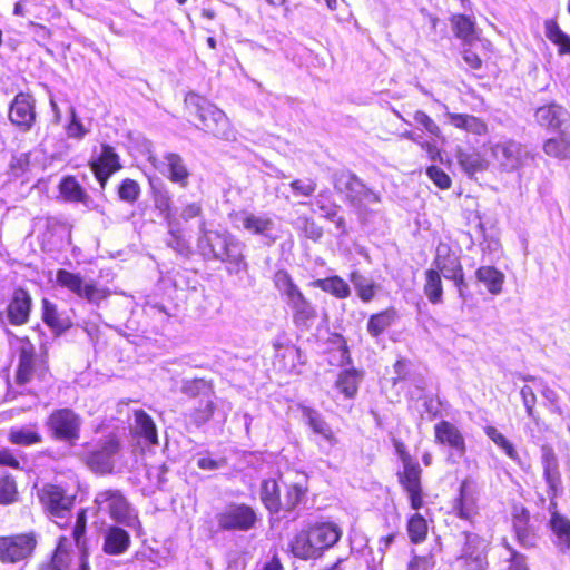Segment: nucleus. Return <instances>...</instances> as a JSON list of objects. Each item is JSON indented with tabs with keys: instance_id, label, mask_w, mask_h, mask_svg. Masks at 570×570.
Returning <instances> with one entry per match:
<instances>
[{
	"instance_id": "obj_11",
	"label": "nucleus",
	"mask_w": 570,
	"mask_h": 570,
	"mask_svg": "<svg viewBox=\"0 0 570 570\" xmlns=\"http://www.w3.org/2000/svg\"><path fill=\"white\" fill-rule=\"evenodd\" d=\"M491 150L499 166L505 171L519 169L530 157L529 150L522 144L512 139L495 142Z\"/></svg>"
},
{
	"instance_id": "obj_15",
	"label": "nucleus",
	"mask_w": 570,
	"mask_h": 570,
	"mask_svg": "<svg viewBox=\"0 0 570 570\" xmlns=\"http://www.w3.org/2000/svg\"><path fill=\"white\" fill-rule=\"evenodd\" d=\"M275 350L274 366L285 373H298V367L304 363L298 347L285 336L276 337L273 343Z\"/></svg>"
},
{
	"instance_id": "obj_22",
	"label": "nucleus",
	"mask_w": 570,
	"mask_h": 570,
	"mask_svg": "<svg viewBox=\"0 0 570 570\" xmlns=\"http://www.w3.org/2000/svg\"><path fill=\"white\" fill-rule=\"evenodd\" d=\"M252 236L262 245L269 246L281 236L279 223L266 216H252Z\"/></svg>"
},
{
	"instance_id": "obj_53",
	"label": "nucleus",
	"mask_w": 570,
	"mask_h": 570,
	"mask_svg": "<svg viewBox=\"0 0 570 570\" xmlns=\"http://www.w3.org/2000/svg\"><path fill=\"white\" fill-rule=\"evenodd\" d=\"M357 199L352 200L351 206L362 215L368 208V206L380 203V196L374 190L364 186V190H360Z\"/></svg>"
},
{
	"instance_id": "obj_42",
	"label": "nucleus",
	"mask_w": 570,
	"mask_h": 570,
	"mask_svg": "<svg viewBox=\"0 0 570 570\" xmlns=\"http://www.w3.org/2000/svg\"><path fill=\"white\" fill-rule=\"evenodd\" d=\"M423 291L430 303H442L443 287L439 271L430 268L425 272V284Z\"/></svg>"
},
{
	"instance_id": "obj_1",
	"label": "nucleus",
	"mask_w": 570,
	"mask_h": 570,
	"mask_svg": "<svg viewBox=\"0 0 570 570\" xmlns=\"http://www.w3.org/2000/svg\"><path fill=\"white\" fill-rule=\"evenodd\" d=\"M542 465L550 498L548 525L551 531V540L559 552L567 553L570 550V519L557 510L556 499L563 492V487L558 459L551 450L543 451Z\"/></svg>"
},
{
	"instance_id": "obj_48",
	"label": "nucleus",
	"mask_w": 570,
	"mask_h": 570,
	"mask_svg": "<svg viewBox=\"0 0 570 570\" xmlns=\"http://www.w3.org/2000/svg\"><path fill=\"white\" fill-rule=\"evenodd\" d=\"M485 435L500 449L504 454L513 461L519 459V454L513 444L497 430V428L488 425L484 428Z\"/></svg>"
},
{
	"instance_id": "obj_34",
	"label": "nucleus",
	"mask_w": 570,
	"mask_h": 570,
	"mask_svg": "<svg viewBox=\"0 0 570 570\" xmlns=\"http://www.w3.org/2000/svg\"><path fill=\"white\" fill-rule=\"evenodd\" d=\"M313 285L338 299H345L351 295L350 285L337 275L316 279Z\"/></svg>"
},
{
	"instance_id": "obj_23",
	"label": "nucleus",
	"mask_w": 570,
	"mask_h": 570,
	"mask_svg": "<svg viewBox=\"0 0 570 570\" xmlns=\"http://www.w3.org/2000/svg\"><path fill=\"white\" fill-rule=\"evenodd\" d=\"M130 547L129 533L119 527H109L104 532L102 551L110 556L125 553Z\"/></svg>"
},
{
	"instance_id": "obj_63",
	"label": "nucleus",
	"mask_w": 570,
	"mask_h": 570,
	"mask_svg": "<svg viewBox=\"0 0 570 570\" xmlns=\"http://www.w3.org/2000/svg\"><path fill=\"white\" fill-rule=\"evenodd\" d=\"M291 189L295 195L305 197L312 196L316 190V183L309 178L295 179L289 184Z\"/></svg>"
},
{
	"instance_id": "obj_37",
	"label": "nucleus",
	"mask_w": 570,
	"mask_h": 570,
	"mask_svg": "<svg viewBox=\"0 0 570 570\" xmlns=\"http://www.w3.org/2000/svg\"><path fill=\"white\" fill-rule=\"evenodd\" d=\"M475 275L478 281L483 283L491 294L498 295L501 293L504 282L503 273L492 266H481Z\"/></svg>"
},
{
	"instance_id": "obj_46",
	"label": "nucleus",
	"mask_w": 570,
	"mask_h": 570,
	"mask_svg": "<svg viewBox=\"0 0 570 570\" xmlns=\"http://www.w3.org/2000/svg\"><path fill=\"white\" fill-rule=\"evenodd\" d=\"M315 207L313 210L318 212L325 219L335 218V214L340 213L341 206L332 200L330 193L321 191L312 202Z\"/></svg>"
},
{
	"instance_id": "obj_29",
	"label": "nucleus",
	"mask_w": 570,
	"mask_h": 570,
	"mask_svg": "<svg viewBox=\"0 0 570 570\" xmlns=\"http://www.w3.org/2000/svg\"><path fill=\"white\" fill-rule=\"evenodd\" d=\"M362 379V373L355 368L343 370L337 375L335 389L344 399L352 400L357 394Z\"/></svg>"
},
{
	"instance_id": "obj_12",
	"label": "nucleus",
	"mask_w": 570,
	"mask_h": 570,
	"mask_svg": "<svg viewBox=\"0 0 570 570\" xmlns=\"http://www.w3.org/2000/svg\"><path fill=\"white\" fill-rule=\"evenodd\" d=\"M38 498L45 510L55 518H65L72 509L75 495L63 488L46 484L38 491Z\"/></svg>"
},
{
	"instance_id": "obj_18",
	"label": "nucleus",
	"mask_w": 570,
	"mask_h": 570,
	"mask_svg": "<svg viewBox=\"0 0 570 570\" xmlns=\"http://www.w3.org/2000/svg\"><path fill=\"white\" fill-rule=\"evenodd\" d=\"M307 530L312 537V541H314L317 548L320 557H322L326 550L334 547L343 534L342 528L332 521L316 522L308 527Z\"/></svg>"
},
{
	"instance_id": "obj_24",
	"label": "nucleus",
	"mask_w": 570,
	"mask_h": 570,
	"mask_svg": "<svg viewBox=\"0 0 570 570\" xmlns=\"http://www.w3.org/2000/svg\"><path fill=\"white\" fill-rule=\"evenodd\" d=\"M218 523L225 530H244L249 527V509L245 505L229 507L218 515Z\"/></svg>"
},
{
	"instance_id": "obj_57",
	"label": "nucleus",
	"mask_w": 570,
	"mask_h": 570,
	"mask_svg": "<svg viewBox=\"0 0 570 570\" xmlns=\"http://www.w3.org/2000/svg\"><path fill=\"white\" fill-rule=\"evenodd\" d=\"M296 225L302 229L305 236L313 240H318L323 236V229L313 219L308 217H299Z\"/></svg>"
},
{
	"instance_id": "obj_7",
	"label": "nucleus",
	"mask_w": 570,
	"mask_h": 570,
	"mask_svg": "<svg viewBox=\"0 0 570 570\" xmlns=\"http://www.w3.org/2000/svg\"><path fill=\"white\" fill-rule=\"evenodd\" d=\"M56 282L61 287L67 288L89 303L99 304L109 295L107 288L98 287L94 283H85L80 274L71 273L67 269L57 271Z\"/></svg>"
},
{
	"instance_id": "obj_52",
	"label": "nucleus",
	"mask_w": 570,
	"mask_h": 570,
	"mask_svg": "<svg viewBox=\"0 0 570 570\" xmlns=\"http://www.w3.org/2000/svg\"><path fill=\"white\" fill-rule=\"evenodd\" d=\"M357 199L352 200L351 206L362 215L368 208V206L380 203V196L374 190L364 186V190H360Z\"/></svg>"
},
{
	"instance_id": "obj_43",
	"label": "nucleus",
	"mask_w": 570,
	"mask_h": 570,
	"mask_svg": "<svg viewBox=\"0 0 570 570\" xmlns=\"http://www.w3.org/2000/svg\"><path fill=\"white\" fill-rule=\"evenodd\" d=\"M544 153L558 159H570V138L566 134L548 139L543 145Z\"/></svg>"
},
{
	"instance_id": "obj_30",
	"label": "nucleus",
	"mask_w": 570,
	"mask_h": 570,
	"mask_svg": "<svg viewBox=\"0 0 570 570\" xmlns=\"http://www.w3.org/2000/svg\"><path fill=\"white\" fill-rule=\"evenodd\" d=\"M307 492V475L298 473L296 480L287 484V491L282 500V510L291 512L304 499Z\"/></svg>"
},
{
	"instance_id": "obj_58",
	"label": "nucleus",
	"mask_w": 570,
	"mask_h": 570,
	"mask_svg": "<svg viewBox=\"0 0 570 570\" xmlns=\"http://www.w3.org/2000/svg\"><path fill=\"white\" fill-rule=\"evenodd\" d=\"M16 483L10 476H0V503H11L16 500Z\"/></svg>"
},
{
	"instance_id": "obj_50",
	"label": "nucleus",
	"mask_w": 570,
	"mask_h": 570,
	"mask_svg": "<svg viewBox=\"0 0 570 570\" xmlns=\"http://www.w3.org/2000/svg\"><path fill=\"white\" fill-rule=\"evenodd\" d=\"M407 532L413 543L423 541L428 534L426 520L419 513L413 514L407 522Z\"/></svg>"
},
{
	"instance_id": "obj_27",
	"label": "nucleus",
	"mask_w": 570,
	"mask_h": 570,
	"mask_svg": "<svg viewBox=\"0 0 570 570\" xmlns=\"http://www.w3.org/2000/svg\"><path fill=\"white\" fill-rule=\"evenodd\" d=\"M289 547L294 557L302 560H315L321 558L307 529L297 532L293 537Z\"/></svg>"
},
{
	"instance_id": "obj_51",
	"label": "nucleus",
	"mask_w": 570,
	"mask_h": 570,
	"mask_svg": "<svg viewBox=\"0 0 570 570\" xmlns=\"http://www.w3.org/2000/svg\"><path fill=\"white\" fill-rule=\"evenodd\" d=\"M312 440L317 445L320 452L325 455H330L333 449L338 444V438L332 428L327 429L326 432H321L312 436Z\"/></svg>"
},
{
	"instance_id": "obj_32",
	"label": "nucleus",
	"mask_w": 570,
	"mask_h": 570,
	"mask_svg": "<svg viewBox=\"0 0 570 570\" xmlns=\"http://www.w3.org/2000/svg\"><path fill=\"white\" fill-rule=\"evenodd\" d=\"M448 121L455 128L474 135H483L487 131L485 124L473 115L446 112Z\"/></svg>"
},
{
	"instance_id": "obj_56",
	"label": "nucleus",
	"mask_w": 570,
	"mask_h": 570,
	"mask_svg": "<svg viewBox=\"0 0 570 570\" xmlns=\"http://www.w3.org/2000/svg\"><path fill=\"white\" fill-rule=\"evenodd\" d=\"M139 193L140 188L138 183L129 178L125 179L118 189L119 198L127 203L136 202L139 196Z\"/></svg>"
},
{
	"instance_id": "obj_61",
	"label": "nucleus",
	"mask_w": 570,
	"mask_h": 570,
	"mask_svg": "<svg viewBox=\"0 0 570 570\" xmlns=\"http://www.w3.org/2000/svg\"><path fill=\"white\" fill-rule=\"evenodd\" d=\"M214 411V403L213 399L205 400V404L203 407L195 409L194 412L190 414L191 421L196 425H202L206 423L213 415Z\"/></svg>"
},
{
	"instance_id": "obj_13",
	"label": "nucleus",
	"mask_w": 570,
	"mask_h": 570,
	"mask_svg": "<svg viewBox=\"0 0 570 570\" xmlns=\"http://www.w3.org/2000/svg\"><path fill=\"white\" fill-rule=\"evenodd\" d=\"M199 247L204 255L225 261H236L240 256L239 246L227 235L218 232H206L199 239Z\"/></svg>"
},
{
	"instance_id": "obj_6",
	"label": "nucleus",
	"mask_w": 570,
	"mask_h": 570,
	"mask_svg": "<svg viewBox=\"0 0 570 570\" xmlns=\"http://www.w3.org/2000/svg\"><path fill=\"white\" fill-rule=\"evenodd\" d=\"M462 538L463 542L458 560L466 570H487L488 541L479 534L468 531L462 532Z\"/></svg>"
},
{
	"instance_id": "obj_10",
	"label": "nucleus",
	"mask_w": 570,
	"mask_h": 570,
	"mask_svg": "<svg viewBox=\"0 0 570 570\" xmlns=\"http://www.w3.org/2000/svg\"><path fill=\"white\" fill-rule=\"evenodd\" d=\"M120 450V443L115 435H108L86 454V463L97 473H109L115 465V456Z\"/></svg>"
},
{
	"instance_id": "obj_8",
	"label": "nucleus",
	"mask_w": 570,
	"mask_h": 570,
	"mask_svg": "<svg viewBox=\"0 0 570 570\" xmlns=\"http://www.w3.org/2000/svg\"><path fill=\"white\" fill-rule=\"evenodd\" d=\"M433 266L435 271H439V274H442L446 279L453 281L459 295L463 297V292L466 287L463 267L460 257L451 250L449 245L443 243L438 245Z\"/></svg>"
},
{
	"instance_id": "obj_59",
	"label": "nucleus",
	"mask_w": 570,
	"mask_h": 570,
	"mask_svg": "<svg viewBox=\"0 0 570 570\" xmlns=\"http://www.w3.org/2000/svg\"><path fill=\"white\" fill-rule=\"evenodd\" d=\"M524 381L533 383L534 387L541 395L550 403L556 404L558 402V394L554 390H552L548 384L539 377L534 376H525Z\"/></svg>"
},
{
	"instance_id": "obj_25",
	"label": "nucleus",
	"mask_w": 570,
	"mask_h": 570,
	"mask_svg": "<svg viewBox=\"0 0 570 570\" xmlns=\"http://www.w3.org/2000/svg\"><path fill=\"white\" fill-rule=\"evenodd\" d=\"M333 184L338 193L345 194L350 205L352 200L357 199L356 197H358L360 190H364L365 186L362 180L351 171L336 173L333 178Z\"/></svg>"
},
{
	"instance_id": "obj_41",
	"label": "nucleus",
	"mask_w": 570,
	"mask_h": 570,
	"mask_svg": "<svg viewBox=\"0 0 570 570\" xmlns=\"http://www.w3.org/2000/svg\"><path fill=\"white\" fill-rule=\"evenodd\" d=\"M544 32L546 37L558 47L559 55L570 53V36L562 31L556 21H546Z\"/></svg>"
},
{
	"instance_id": "obj_14",
	"label": "nucleus",
	"mask_w": 570,
	"mask_h": 570,
	"mask_svg": "<svg viewBox=\"0 0 570 570\" xmlns=\"http://www.w3.org/2000/svg\"><path fill=\"white\" fill-rule=\"evenodd\" d=\"M401 459L403 462V471L399 473L400 483L409 495L411 508L419 510L423 505L421 487L422 469L409 454H402Z\"/></svg>"
},
{
	"instance_id": "obj_2",
	"label": "nucleus",
	"mask_w": 570,
	"mask_h": 570,
	"mask_svg": "<svg viewBox=\"0 0 570 570\" xmlns=\"http://www.w3.org/2000/svg\"><path fill=\"white\" fill-rule=\"evenodd\" d=\"M283 302L292 313L293 323L299 330H307L317 317L315 306L302 293L291 275L285 271H278L274 277Z\"/></svg>"
},
{
	"instance_id": "obj_62",
	"label": "nucleus",
	"mask_w": 570,
	"mask_h": 570,
	"mask_svg": "<svg viewBox=\"0 0 570 570\" xmlns=\"http://www.w3.org/2000/svg\"><path fill=\"white\" fill-rule=\"evenodd\" d=\"M435 566V557L432 552L424 556H413L407 564V570H431Z\"/></svg>"
},
{
	"instance_id": "obj_38",
	"label": "nucleus",
	"mask_w": 570,
	"mask_h": 570,
	"mask_svg": "<svg viewBox=\"0 0 570 570\" xmlns=\"http://www.w3.org/2000/svg\"><path fill=\"white\" fill-rule=\"evenodd\" d=\"M135 416V432L150 444H157V430L153 419L142 410H137Z\"/></svg>"
},
{
	"instance_id": "obj_55",
	"label": "nucleus",
	"mask_w": 570,
	"mask_h": 570,
	"mask_svg": "<svg viewBox=\"0 0 570 570\" xmlns=\"http://www.w3.org/2000/svg\"><path fill=\"white\" fill-rule=\"evenodd\" d=\"M534 391H537V389L534 387V384L531 383V385H524L521 389L520 394L529 419H532L533 422L538 425L539 417L537 416L534 411V406L537 404V396Z\"/></svg>"
},
{
	"instance_id": "obj_9",
	"label": "nucleus",
	"mask_w": 570,
	"mask_h": 570,
	"mask_svg": "<svg viewBox=\"0 0 570 570\" xmlns=\"http://www.w3.org/2000/svg\"><path fill=\"white\" fill-rule=\"evenodd\" d=\"M37 546L33 532L0 538V561L16 563L31 557Z\"/></svg>"
},
{
	"instance_id": "obj_39",
	"label": "nucleus",
	"mask_w": 570,
	"mask_h": 570,
	"mask_svg": "<svg viewBox=\"0 0 570 570\" xmlns=\"http://www.w3.org/2000/svg\"><path fill=\"white\" fill-rule=\"evenodd\" d=\"M456 158L462 169L472 176L487 168V160L475 150H458Z\"/></svg>"
},
{
	"instance_id": "obj_36",
	"label": "nucleus",
	"mask_w": 570,
	"mask_h": 570,
	"mask_svg": "<svg viewBox=\"0 0 570 570\" xmlns=\"http://www.w3.org/2000/svg\"><path fill=\"white\" fill-rule=\"evenodd\" d=\"M261 500L265 508L272 513L282 510V500L279 498V489L276 480H265L261 487Z\"/></svg>"
},
{
	"instance_id": "obj_19",
	"label": "nucleus",
	"mask_w": 570,
	"mask_h": 570,
	"mask_svg": "<svg viewBox=\"0 0 570 570\" xmlns=\"http://www.w3.org/2000/svg\"><path fill=\"white\" fill-rule=\"evenodd\" d=\"M9 118L22 131L29 130L36 119L32 97L26 94L17 95L10 105Z\"/></svg>"
},
{
	"instance_id": "obj_26",
	"label": "nucleus",
	"mask_w": 570,
	"mask_h": 570,
	"mask_svg": "<svg viewBox=\"0 0 570 570\" xmlns=\"http://www.w3.org/2000/svg\"><path fill=\"white\" fill-rule=\"evenodd\" d=\"M163 166L166 168V173L163 171V174L167 176L168 179L181 187L187 186L189 171L181 156L175 153H167L164 156Z\"/></svg>"
},
{
	"instance_id": "obj_4",
	"label": "nucleus",
	"mask_w": 570,
	"mask_h": 570,
	"mask_svg": "<svg viewBox=\"0 0 570 570\" xmlns=\"http://www.w3.org/2000/svg\"><path fill=\"white\" fill-rule=\"evenodd\" d=\"M191 99H195L194 105L196 107L197 117L205 132L226 140L235 138L229 120L220 109L202 97L196 96Z\"/></svg>"
},
{
	"instance_id": "obj_60",
	"label": "nucleus",
	"mask_w": 570,
	"mask_h": 570,
	"mask_svg": "<svg viewBox=\"0 0 570 570\" xmlns=\"http://www.w3.org/2000/svg\"><path fill=\"white\" fill-rule=\"evenodd\" d=\"M70 122L66 127L68 137L75 139H82L89 132V129L85 128L83 125L80 122L73 108L70 109Z\"/></svg>"
},
{
	"instance_id": "obj_64",
	"label": "nucleus",
	"mask_w": 570,
	"mask_h": 570,
	"mask_svg": "<svg viewBox=\"0 0 570 570\" xmlns=\"http://www.w3.org/2000/svg\"><path fill=\"white\" fill-rule=\"evenodd\" d=\"M283 567L281 564V561L277 557V553L275 550H269L268 554L257 561L255 566V570H282Z\"/></svg>"
},
{
	"instance_id": "obj_28",
	"label": "nucleus",
	"mask_w": 570,
	"mask_h": 570,
	"mask_svg": "<svg viewBox=\"0 0 570 570\" xmlns=\"http://www.w3.org/2000/svg\"><path fill=\"white\" fill-rule=\"evenodd\" d=\"M35 367V347L27 341L19 348V364L17 368L16 380L20 385L30 382Z\"/></svg>"
},
{
	"instance_id": "obj_45",
	"label": "nucleus",
	"mask_w": 570,
	"mask_h": 570,
	"mask_svg": "<svg viewBox=\"0 0 570 570\" xmlns=\"http://www.w3.org/2000/svg\"><path fill=\"white\" fill-rule=\"evenodd\" d=\"M42 318L51 328L62 331L69 327V322L63 318L57 311V306L49 299H42Z\"/></svg>"
},
{
	"instance_id": "obj_35",
	"label": "nucleus",
	"mask_w": 570,
	"mask_h": 570,
	"mask_svg": "<svg viewBox=\"0 0 570 570\" xmlns=\"http://www.w3.org/2000/svg\"><path fill=\"white\" fill-rule=\"evenodd\" d=\"M350 282L363 303H370L374 299L379 286L372 278L366 277L358 271H353L350 274Z\"/></svg>"
},
{
	"instance_id": "obj_49",
	"label": "nucleus",
	"mask_w": 570,
	"mask_h": 570,
	"mask_svg": "<svg viewBox=\"0 0 570 570\" xmlns=\"http://www.w3.org/2000/svg\"><path fill=\"white\" fill-rule=\"evenodd\" d=\"M9 440L18 445H32L41 442V435L32 428L12 429L9 433Z\"/></svg>"
},
{
	"instance_id": "obj_40",
	"label": "nucleus",
	"mask_w": 570,
	"mask_h": 570,
	"mask_svg": "<svg viewBox=\"0 0 570 570\" xmlns=\"http://www.w3.org/2000/svg\"><path fill=\"white\" fill-rule=\"evenodd\" d=\"M396 316L397 313L393 307L372 315L367 322V332L373 337H377L393 324Z\"/></svg>"
},
{
	"instance_id": "obj_47",
	"label": "nucleus",
	"mask_w": 570,
	"mask_h": 570,
	"mask_svg": "<svg viewBox=\"0 0 570 570\" xmlns=\"http://www.w3.org/2000/svg\"><path fill=\"white\" fill-rule=\"evenodd\" d=\"M61 195L70 202H81L85 203L88 198V195L79 185V183L75 179V177L68 176L62 179L59 186Z\"/></svg>"
},
{
	"instance_id": "obj_20",
	"label": "nucleus",
	"mask_w": 570,
	"mask_h": 570,
	"mask_svg": "<svg viewBox=\"0 0 570 570\" xmlns=\"http://www.w3.org/2000/svg\"><path fill=\"white\" fill-rule=\"evenodd\" d=\"M478 499L479 493L475 485L468 480L463 481L453 505L456 515L469 521L475 518L479 512Z\"/></svg>"
},
{
	"instance_id": "obj_44",
	"label": "nucleus",
	"mask_w": 570,
	"mask_h": 570,
	"mask_svg": "<svg viewBox=\"0 0 570 570\" xmlns=\"http://www.w3.org/2000/svg\"><path fill=\"white\" fill-rule=\"evenodd\" d=\"M302 417L313 436L332 428L321 412L309 406L302 407Z\"/></svg>"
},
{
	"instance_id": "obj_21",
	"label": "nucleus",
	"mask_w": 570,
	"mask_h": 570,
	"mask_svg": "<svg viewBox=\"0 0 570 570\" xmlns=\"http://www.w3.org/2000/svg\"><path fill=\"white\" fill-rule=\"evenodd\" d=\"M90 165L102 189L105 188L108 178L121 168L119 156L109 145L101 146L100 155L97 159L92 160Z\"/></svg>"
},
{
	"instance_id": "obj_54",
	"label": "nucleus",
	"mask_w": 570,
	"mask_h": 570,
	"mask_svg": "<svg viewBox=\"0 0 570 570\" xmlns=\"http://www.w3.org/2000/svg\"><path fill=\"white\" fill-rule=\"evenodd\" d=\"M183 390L191 396L204 395L206 400L213 399L212 385L203 379L187 381L184 384Z\"/></svg>"
},
{
	"instance_id": "obj_17",
	"label": "nucleus",
	"mask_w": 570,
	"mask_h": 570,
	"mask_svg": "<svg viewBox=\"0 0 570 570\" xmlns=\"http://www.w3.org/2000/svg\"><path fill=\"white\" fill-rule=\"evenodd\" d=\"M32 298L28 291L18 287L12 292L7 306V318L11 325L21 326L29 322Z\"/></svg>"
},
{
	"instance_id": "obj_33",
	"label": "nucleus",
	"mask_w": 570,
	"mask_h": 570,
	"mask_svg": "<svg viewBox=\"0 0 570 570\" xmlns=\"http://www.w3.org/2000/svg\"><path fill=\"white\" fill-rule=\"evenodd\" d=\"M453 32L464 43H472L476 39L475 22L465 14H453L450 19Z\"/></svg>"
},
{
	"instance_id": "obj_31",
	"label": "nucleus",
	"mask_w": 570,
	"mask_h": 570,
	"mask_svg": "<svg viewBox=\"0 0 570 570\" xmlns=\"http://www.w3.org/2000/svg\"><path fill=\"white\" fill-rule=\"evenodd\" d=\"M567 111L559 105L550 104L542 106L535 111V119L542 127L558 129L564 122Z\"/></svg>"
},
{
	"instance_id": "obj_5",
	"label": "nucleus",
	"mask_w": 570,
	"mask_h": 570,
	"mask_svg": "<svg viewBox=\"0 0 570 570\" xmlns=\"http://www.w3.org/2000/svg\"><path fill=\"white\" fill-rule=\"evenodd\" d=\"M46 426L55 440L73 444L79 439L81 419L70 409H59L49 415Z\"/></svg>"
},
{
	"instance_id": "obj_3",
	"label": "nucleus",
	"mask_w": 570,
	"mask_h": 570,
	"mask_svg": "<svg viewBox=\"0 0 570 570\" xmlns=\"http://www.w3.org/2000/svg\"><path fill=\"white\" fill-rule=\"evenodd\" d=\"M95 504L99 512L108 513L115 522L126 527H136L139 523L135 509L119 490L100 491L95 498Z\"/></svg>"
},
{
	"instance_id": "obj_16",
	"label": "nucleus",
	"mask_w": 570,
	"mask_h": 570,
	"mask_svg": "<svg viewBox=\"0 0 570 570\" xmlns=\"http://www.w3.org/2000/svg\"><path fill=\"white\" fill-rule=\"evenodd\" d=\"M435 441L451 449L450 458H463L466 452L465 440L458 426L449 421H441L434 426Z\"/></svg>"
}]
</instances>
